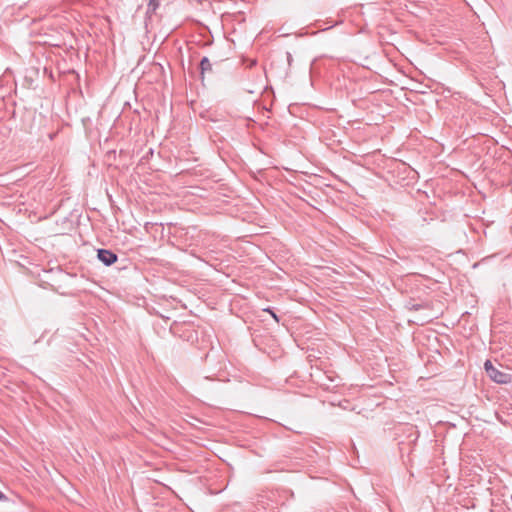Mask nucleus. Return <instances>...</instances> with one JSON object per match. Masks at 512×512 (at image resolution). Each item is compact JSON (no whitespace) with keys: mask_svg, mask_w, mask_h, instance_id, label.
<instances>
[{"mask_svg":"<svg viewBox=\"0 0 512 512\" xmlns=\"http://www.w3.org/2000/svg\"><path fill=\"white\" fill-rule=\"evenodd\" d=\"M484 368L487 375L496 383L499 384H508L512 380V375L502 372L493 366L490 360H487L484 363Z\"/></svg>","mask_w":512,"mask_h":512,"instance_id":"nucleus-1","label":"nucleus"},{"mask_svg":"<svg viewBox=\"0 0 512 512\" xmlns=\"http://www.w3.org/2000/svg\"><path fill=\"white\" fill-rule=\"evenodd\" d=\"M97 258L106 266H111L118 260L117 254L107 249H98Z\"/></svg>","mask_w":512,"mask_h":512,"instance_id":"nucleus-2","label":"nucleus"},{"mask_svg":"<svg viewBox=\"0 0 512 512\" xmlns=\"http://www.w3.org/2000/svg\"><path fill=\"white\" fill-rule=\"evenodd\" d=\"M212 70V64L208 57H203L200 61V72L203 76L206 72H209Z\"/></svg>","mask_w":512,"mask_h":512,"instance_id":"nucleus-3","label":"nucleus"},{"mask_svg":"<svg viewBox=\"0 0 512 512\" xmlns=\"http://www.w3.org/2000/svg\"><path fill=\"white\" fill-rule=\"evenodd\" d=\"M159 7V1L158 0H149L148 4H147V14L148 15H151L153 13H155V11L158 9Z\"/></svg>","mask_w":512,"mask_h":512,"instance_id":"nucleus-4","label":"nucleus"},{"mask_svg":"<svg viewBox=\"0 0 512 512\" xmlns=\"http://www.w3.org/2000/svg\"><path fill=\"white\" fill-rule=\"evenodd\" d=\"M428 304L426 303H413L410 305L409 309L410 310H414V311H418L420 309H424V308H427Z\"/></svg>","mask_w":512,"mask_h":512,"instance_id":"nucleus-5","label":"nucleus"},{"mask_svg":"<svg viewBox=\"0 0 512 512\" xmlns=\"http://www.w3.org/2000/svg\"><path fill=\"white\" fill-rule=\"evenodd\" d=\"M7 499V496L0 491V501H6Z\"/></svg>","mask_w":512,"mask_h":512,"instance_id":"nucleus-6","label":"nucleus"},{"mask_svg":"<svg viewBox=\"0 0 512 512\" xmlns=\"http://www.w3.org/2000/svg\"><path fill=\"white\" fill-rule=\"evenodd\" d=\"M265 311H268L271 313V315L278 321V318L274 312H272L270 309H266Z\"/></svg>","mask_w":512,"mask_h":512,"instance_id":"nucleus-7","label":"nucleus"}]
</instances>
